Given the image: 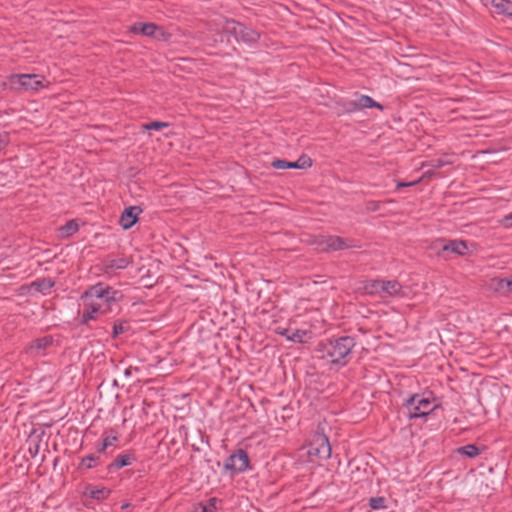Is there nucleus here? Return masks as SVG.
<instances>
[{
	"label": "nucleus",
	"mask_w": 512,
	"mask_h": 512,
	"mask_svg": "<svg viewBox=\"0 0 512 512\" xmlns=\"http://www.w3.org/2000/svg\"><path fill=\"white\" fill-rule=\"evenodd\" d=\"M121 294L110 287L102 284L91 287L82 297L85 310L83 321L88 322L95 318V314L105 313L111 309V304L118 301Z\"/></svg>",
	"instance_id": "1"
},
{
	"label": "nucleus",
	"mask_w": 512,
	"mask_h": 512,
	"mask_svg": "<svg viewBox=\"0 0 512 512\" xmlns=\"http://www.w3.org/2000/svg\"><path fill=\"white\" fill-rule=\"evenodd\" d=\"M355 343L351 337H341L322 346L321 358L327 359L333 364L344 365Z\"/></svg>",
	"instance_id": "2"
},
{
	"label": "nucleus",
	"mask_w": 512,
	"mask_h": 512,
	"mask_svg": "<svg viewBox=\"0 0 512 512\" xmlns=\"http://www.w3.org/2000/svg\"><path fill=\"white\" fill-rule=\"evenodd\" d=\"M222 32L234 37L239 42L253 44L260 39V34L252 28H249L242 23L234 20L225 18L221 25Z\"/></svg>",
	"instance_id": "3"
},
{
	"label": "nucleus",
	"mask_w": 512,
	"mask_h": 512,
	"mask_svg": "<svg viewBox=\"0 0 512 512\" xmlns=\"http://www.w3.org/2000/svg\"><path fill=\"white\" fill-rule=\"evenodd\" d=\"M8 83L10 89L15 91H38L42 88H47L49 84L45 81L44 77H39L36 74H13L8 77Z\"/></svg>",
	"instance_id": "4"
},
{
	"label": "nucleus",
	"mask_w": 512,
	"mask_h": 512,
	"mask_svg": "<svg viewBox=\"0 0 512 512\" xmlns=\"http://www.w3.org/2000/svg\"><path fill=\"white\" fill-rule=\"evenodd\" d=\"M331 456V445L326 435L315 434L307 446V457L310 462L318 463Z\"/></svg>",
	"instance_id": "5"
},
{
	"label": "nucleus",
	"mask_w": 512,
	"mask_h": 512,
	"mask_svg": "<svg viewBox=\"0 0 512 512\" xmlns=\"http://www.w3.org/2000/svg\"><path fill=\"white\" fill-rule=\"evenodd\" d=\"M436 405L433 404L429 396L413 395L406 402V409L410 418L422 417L429 414L435 409Z\"/></svg>",
	"instance_id": "6"
},
{
	"label": "nucleus",
	"mask_w": 512,
	"mask_h": 512,
	"mask_svg": "<svg viewBox=\"0 0 512 512\" xmlns=\"http://www.w3.org/2000/svg\"><path fill=\"white\" fill-rule=\"evenodd\" d=\"M378 108L383 109L382 105L374 101L370 96L360 95L355 100L347 101L344 103V110L347 113L360 111L364 108Z\"/></svg>",
	"instance_id": "7"
},
{
	"label": "nucleus",
	"mask_w": 512,
	"mask_h": 512,
	"mask_svg": "<svg viewBox=\"0 0 512 512\" xmlns=\"http://www.w3.org/2000/svg\"><path fill=\"white\" fill-rule=\"evenodd\" d=\"M249 465L248 455L244 450H238L232 454L225 462V469L234 472H243Z\"/></svg>",
	"instance_id": "8"
},
{
	"label": "nucleus",
	"mask_w": 512,
	"mask_h": 512,
	"mask_svg": "<svg viewBox=\"0 0 512 512\" xmlns=\"http://www.w3.org/2000/svg\"><path fill=\"white\" fill-rule=\"evenodd\" d=\"M316 245L321 251H335L348 247L344 240L338 236H321L316 240Z\"/></svg>",
	"instance_id": "9"
},
{
	"label": "nucleus",
	"mask_w": 512,
	"mask_h": 512,
	"mask_svg": "<svg viewBox=\"0 0 512 512\" xmlns=\"http://www.w3.org/2000/svg\"><path fill=\"white\" fill-rule=\"evenodd\" d=\"M276 333L285 336L289 341L295 343H306L312 337V333L308 330H295L291 332L289 329L277 328Z\"/></svg>",
	"instance_id": "10"
},
{
	"label": "nucleus",
	"mask_w": 512,
	"mask_h": 512,
	"mask_svg": "<svg viewBox=\"0 0 512 512\" xmlns=\"http://www.w3.org/2000/svg\"><path fill=\"white\" fill-rule=\"evenodd\" d=\"M141 209L138 206H130L126 208L119 220L121 227L125 230L130 229L138 220Z\"/></svg>",
	"instance_id": "11"
},
{
	"label": "nucleus",
	"mask_w": 512,
	"mask_h": 512,
	"mask_svg": "<svg viewBox=\"0 0 512 512\" xmlns=\"http://www.w3.org/2000/svg\"><path fill=\"white\" fill-rule=\"evenodd\" d=\"M442 250L452 252L460 256L469 255L472 251L469 249L468 243L463 240H452L443 245Z\"/></svg>",
	"instance_id": "12"
},
{
	"label": "nucleus",
	"mask_w": 512,
	"mask_h": 512,
	"mask_svg": "<svg viewBox=\"0 0 512 512\" xmlns=\"http://www.w3.org/2000/svg\"><path fill=\"white\" fill-rule=\"evenodd\" d=\"M382 293L391 296V297H403L404 291L402 285L396 281H383L382 284Z\"/></svg>",
	"instance_id": "13"
},
{
	"label": "nucleus",
	"mask_w": 512,
	"mask_h": 512,
	"mask_svg": "<svg viewBox=\"0 0 512 512\" xmlns=\"http://www.w3.org/2000/svg\"><path fill=\"white\" fill-rule=\"evenodd\" d=\"M52 342L50 337H43L40 339H36L32 341L26 348V353L29 354H38L42 350H44L47 346H49Z\"/></svg>",
	"instance_id": "14"
},
{
	"label": "nucleus",
	"mask_w": 512,
	"mask_h": 512,
	"mask_svg": "<svg viewBox=\"0 0 512 512\" xmlns=\"http://www.w3.org/2000/svg\"><path fill=\"white\" fill-rule=\"evenodd\" d=\"M491 288L501 294L512 291V277L507 279H493L491 281Z\"/></svg>",
	"instance_id": "15"
},
{
	"label": "nucleus",
	"mask_w": 512,
	"mask_h": 512,
	"mask_svg": "<svg viewBox=\"0 0 512 512\" xmlns=\"http://www.w3.org/2000/svg\"><path fill=\"white\" fill-rule=\"evenodd\" d=\"M490 5L498 14L512 16V2L509 0H491Z\"/></svg>",
	"instance_id": "16"
},
{
	"label": "nucleus",
	"mask_w": 512,
	"mask_h": 512,
	"mask_svg": "<svg viewBox=\"0 0 512 512\" xmlns=\"http://www.w3.org/2000/svg\"><path fill=\"white\" fill-rule=\"evenodd\" d=\"M54 286V282L50 279H42L36 282H33L27 289L29 291H36L45 294Z\"/></svg>",
	"instance_id": "17"
},
{
	"label": "nucleus",
	"mask_w": 512,
	"mask_h": 512,
	"mask_svg": "<svg viewBox=\"0 0 512 512\" xmlns=\"http://www.w3.org/2000/svg\"><path fill=\"white\" fill-rule=\"evenodd\" d=\"M84 493L92 499L101 500L107 498L110 491L105 487H87Z\"/></svg>",
	"instance_id": "18"
},
{
	"label": "nucleus",
	"mask_w": 512,
	"mask_h": 512,
	"mask_svg": "<svg viewBox=\"0 0 512 512\" xmlns=\"http://www.w3.org/2000/svg\"><path fill=\"white\" fill-rule=\"evenodd\" d=\"M382 284H383V281H381V280H372V281L366 282L364 284L363 289H364L365 293H367V294L381 295L382 294Z\"/></svg>",
	"instance_id": "19"
},
{
	"label": "nucleus",
	"mask_w": 512,
	"mask_h": 512,
	"mask_svg": "<svg viewBox=\"0 0 512 512\" xmlns=\"http://www.w3.org/2000/svg\"><path fill=\"white\" fill-rule=\"evenodd\" d=\"M217 499L211 498L208 504L197 503L193 506L192 512H215L217 509Z\"/></svg>",
	"instance_id": "20"
},
{
	"label": "nucleus",
	"mask_w": 512,
	"mask_h": 512,
	"mask_svg": "<svg viewBox=\"0 0 512 512\" xmlns=\"http://www.w3.org/2000/svg\"><path fill=\"white\" fill-rule=\"evenodd\" d=\"M288 169L289 168H293V169H307V168H310L312 166V160L310 159V157L306 156V155H303L301 156L297 161H294V162H289L288 161Z\"/></svg>",
	"instance_id": "21"
},
{
	"label": "nucleus",
	"mask_w": 512,
	"mask_h": 512,
	"mask_svg": "<svg viewBox=\"0 0 512 512\" xmlns=\"http://www.w3.org/2000/svg\"><path fill=\"white\" fill-rule=\"evenodd\" d=\"M78 224L76 221L71 220L59 229L60 236L63 238L69 237L78 231Z\"/></svg>",
	"instance_id": "22"
},
{
	"label": "nucleus",
	"mask_w": 512,
	"mask_h": 512,
	"mask_svg": "<svg viewBox=\"0 0 512 512\" xmlns=\"http://www.w3.org/2000/svg\"><path fill=\"white\" fill-rule=\"evenodd\" d=\"M130 264V260L125 257L110 260L107 264V268L111 269H124Z\"/></svg>",
	"instance_id": "23"
},
{
	"label": "nucleus",
	"mask_w": 512,
	"mask_h": 512,
	"mask_svg": "<svg viewBox=\"0 0 512 512\" xmlns=\"http://www.w3.org/2000/svg\"><path fill=\"white\" fill-rule=\"evenodd\" d=\"M461 454H464L470 458H473L479 454V450L475 445H466L458 449Z\"/></svg>",
	"instance_id": "24"
},
{
	"label": "nucleus",
	"mask_w": 512,
	"mask_h": 512,
	"mask_svg": "<svg viewBox=\"0 0 512 512\" xmlns=\"http://www.w3.org/2000/svg\"><path fill=\"white\" fill-rule=\"evenodd\" d=\"M131 457L129 455H122L118 458H116L113 462V466H115L116 468H122L124 466H128L131 464Z\"/></svg>",
	"instance_id": "25"
},
{
	"label": "nucleus",
	"mask_w": 512,
	"mask_h": 512,
	"mask_svg": "<svg viewBox=\"0 0 512 512\" xmlns=\"http://www.w3.org/2000/svg\"><path fill=\"white\" fill-rule=\"evenodd\" d=\"M370 507L374 510L385 508V499L383 497H374L370 499Z\"/></svg>",
	"instance_id": "26"
},
{
	"label": "nucleus",
	"mask_w": 512,
	"mask_h": 512,
	"mask_svg": "<svg viewBox=\"0 0 512 512\" xmlns=\"http://www.w3.org/2000/svg\"><path fill=\"white\" fill-rule=\"evenodd\" d=\"M157 26L152 23H146L141 25V33L146 36L154 35Z\"/></svg>",
	"instance_id": "27"
},
{
	"label": "nucleus",
	"mask_w": 512,
	"mask_h": 512,
	"mask_svg": "<svg viewBox=\"0 0 512 512\" xmlns=\"http://www.w3.org/2000/svg\"><path fill=\"white\" fill-rule=\"evenodd\" d=\"M167 126H168V123H166V122L154 121V122L145 124L143 126V128L147 129V130H159V129L167 127Z\"/></svg>",
	"instance_id": "28"
},
{
	"label": "nucleus",
	"mask_w": 512,
	"mask_h": 512,
	"mask_svg": "<svg viewBox=\"0 0 512 512\" xmlns=\"http://www.w3.org/2000/svg\"><path fill=\"white\" fill-rule=\"evenodd\" d=\"M430 176H431V173L430 172H426L420 179H418L416 181H412V182H398L397 183V188L414 186L417 183H419L423 178L430 177Z\"/></svg>",
	"instance_id": "29"
},
{
	"label": "nucleus",
	"mask_w": 512,
	"mask_h": 512,
	"mask_svg": "<svg viewBox=\"0 0 512 512\" xmlns=\"http://www.w3.org/2000/svg\"><path fill=\"white\" fill-rule=\"evenodd\" d=\"M288 161L286 160H274L272 162V167H274L275 169H288Z\"/></svg>",
	"instance_id": "30"
},
{
	"label": "nucleus",
	"mask_w": 512,
	"mask_h": 512,
	"mask_svg": "<svg viewBox=\"0 0 512 512\" xmlns=\"http://www.w3.org/2000/svg\"><path fill=\"white\" fill-rule=\"evenodd\" d=\"M95 461V458L93 456H88L81 461V467H85L87 469H90L93 467V463Z\"/></svg>",
	"instance_id": "31"
},
{
	"label": "nucleus",
	"mask_w": 512,
	"mask_h": 512,
	"mask_svg": "<svg viewBox=\"0 0 512 512\" xmlns=\"http://www.w3.org/2000/svg\"><path fill=\"white\" fill-rule=\"evenodd\" d=\"M380 208V203L377 201H368L366 203V210L370 212L377 211Z\"/></svg>",
	"instance_id": "32"
},
{
	"label": "nucleus",
	"mask_w": 512,
	"mask_h": 512,
	"mask_svg": "<svg viewBox=\"0 0 512 512\" xmlns=\"http://www.w3.org/2000/svg\"><path fill=\"white\" fill-rule=\"evenodd\" d=\"M125 330L124 323H116L113 327V336L116 337Z\"/></svg>",
	"instance_id": "33"
},
{
	"label": "nucleus",
	"mask_w": 512,
	"mask_h": 512,
	"mask_svg": "<svg viewBox=\"0 0 512 512\" xmlns=\"http://www.w3.org/2000/svg\"><path fill=\"white\" fill-rule=\"evenodd\" d=\"M116 437H107L105 438L101 450H105L108 446L113 445V443L116 441Z\"/></svg>",
	"instance_id": "34"
},
{
	"label": "nucleus",
	"mask_w": 512,
	"mask_h": 512,
	"mask_svg": "<svg viewBox=\"0 0 512 512\" xmlns=\"http://www.w3.org/2000/svg\"><path fill=\"white\" fill-rule=\"evenodd\" d=\"M8 143V135L1 134L0 135V151L7 145Z\"/></svg>",
	"instance_id": "35"
},
{
	"label": "nucleus",
	"mask_w": 512,
	"mask_h": 512,
	"mask_svg": "<svg viewBox=\"0 0 512 512\" xmlns=\"http://www.w3.org/2000/svg\"><path fill=\"white\" fill-rule=\"evenodd\" d=\"M447 164H449V162H446V161H443V160H437L431 166L433 168L438 169V168H441V167H443V166H445Z\"/></svg>",
	"instance_id": "36"
},
{
	"label": "nucleus",
	"mask_w": 512,
	"mask_h": 512,
	"mask_svg": "<svg viewBox=\"0 0 512 512\" xmlns=\"http://www.w3.org/2000/svg\"><path fill=\"white\" fill-rule=\"evenodd\" d=\"M512 220V214L511 215H508L506 217L503 218V220L501 221V223L506 226V227H509V222Z\"/></svg>",
	"instance_id": "37"
},
{
	"label": "nucleus",
	"mask_w": 512,
	"mask_h": 512,
	"mask_svg": "<svg viewBox=\"0 0 512 512\" xmlns=\"http://www.w3.org/2000/svg\"><path fill=\"white\" fill-rule=\"evenodd\" d=\"M141 23H137V24H134L132 27H131V31L132 32H141Z\"/></svg>",
	"instance_id": "38"
},
{
	"label": "nucleus",
	"mask_w": 512,
	"mask_h": 512,
	"mask_svg": "<svg viewBox=\"0 0 512 512\" xmlns=\"http://www.w3.org/2000/svg\"><path fill=\"white\" fill-rule=\"evenodd\" d=\"M6 87H7V84H6V83H0V93H1L2 91H4V90L6 89Z\"/></svg>",
	"instance_id": "39"
},
{
	"label": "nucleus",
	"mask_w": 512,
	"mask_h": 512,
	"mask_svg": "<svg viewBox=\"0 0 512 512\" xmlns=\"http://www.w3.org/2000/svg\"><path fill=\"white\" fill-rule=\"evenodd\" d=\"M129 506H130V504H129V503H125V504H123V505H122V509H126V508H128Z\"/></svg>",
	"instance_id": "40"
}]
</instances>
